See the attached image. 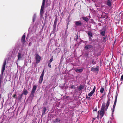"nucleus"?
Instances as JSON below:
<instances>
[{"mask_svg":"<svg viewBox=\"0 0 123 123\" xmlns=\"http://www.w3.org/2000/svg\"><path fill=\"white\" fill-rule=\"evenodd\" d=\"M110 100V98H108L106 105L105 103V102H103L101 106L100 113L99 111H98V117H99V115L101 116V118H102L103 117L105 113V111H107V109L108 108V107L109 105Z\"/></svg>","mask_w":123,"mask_h":123,"instance_id":"obj_1","label":"nucleus"},{"mask_svg":"<svg viewBox=\"0 0 123 123\" xmlns=\"http://www.w3.org/2000/svg\"><path fill=\"white\" fill-rule=\"evenodd\" d=\"M25 52L22 50H20L18 53L17 57V61H20L23 60L24 57Z\"/></svg>","mask_w":123,"mask_h":123,"instance_id":"obj_2","label":"nucleus"},{"mask_svg":"<svg viewBox=\"0 0 123 123\" xmlns=\"http://www.w3.org/2000/svg\"><path fill=\"white\" fill-rule=\"evenodd\" d=\"M45 0H43V2L42 4L40 13V14L41 17H42L43 16L44 13L43 11L44 10V7L45 5Z\"/></svg>","mask_w":123,"mask_h":123,"instance_id":"obj_3","label":"nucleus"},{"mask_svg":"<svg viewBox=\"0 0 123 123\" xmlns=\"http://www.w3.org/2000/svg\"><path fill=\"white\" fill-rule=\"evenodd\" d=\"M35 59L36 60V63H39L41 60V57L38 54H36Z\"/></svg>","mask_w":123,"mask_h":123,"instance_id":"obj_4","label":"nucleus"},{"mask_svg":"<svg viewBox=\"0 0 123 123\" xmlns=\"http://www.w3.org/2000/svg\"><path fill=\"white\" fill-rule=\"evenodd\" d=\"M44 70L42 72L41 75L40 77L39 80V83H41L43 81V77L44 75Z\"/></svg>","mask_w":123,"mask_h":123,"instance_id":"obj_5","label":"nucleus"},{"mask_svg":"<svg viewBox=\"0 0 123 123\" xmlns=\"http://www.w3.org/2000/svg\"><path fill=\"white\" fill-rule=\"evenodd\" d=\"M75 26H81L82 25V23L80 21H78L75 22Z\"/></svg>","mask_w":123,"mask_h":123,"instance_id":"obj_6","label":"nucleus"},{"mask_svg":"<svg viewBox=\"0 0 123 123\" xmlns=\"http://www.w3.org/2000/svg\"><path fill=\"white\" fill-rule=\"evenodd\" d=\"M96 89V87L95 86H94V88L88 94V95L90 97L92 96L95 92Z\"/></svg>","mask_w":123,"mask_h":123,"instance_id":"obj_7","label":"nucleus"},{"mask_svg":"<svg viewBox=\"0 0 123 123\" xmlns=\"http://www.w3.org/2000/svg\"><path fill=\"white\" fill-rule=\"evenodd\" d=\"M91 70L93 71H97L98 72L99 71V68L98 67L97 68L92 67Z\"/></svg>","mask_w":123,"mask_h":123,"instance_id":"obj_8","label":"nucleus"},{"mask_svg":"<svg viewBox=\"0 0 123 123\" xmlns=\"http://www.w3.org/2000/svg\"><path fill=\"white\" fill-rule=\"evenodd\" d=\"M88 36L89 37V39H91V37L92 36V32L90 31H89L87 32Z\"/></svg>","mask_w":123,"mask_h":123,"instance_id":"obj_9","label":"nucleus"},{"mask_svg":"<svg viewBox=\"0 0 123 123\" xmlns=\"http://www.w3.org/2000/svg\"><path fill=\"white\" fill-rule=\"evenodd\" d=\"M107 5L111 7V2L110 0H107Z\"/></svg>","mask_w":123,"mask_h":123,"instance_id":"obj_10","label":"nucleus"},{"mask_svg":"<svg viewBox=\"0 0 123 123\" xmlns=\"http://www.w3.org/2000/svg\"><path fill=\"white\" fill-rule=\"evenodd\" d=\"M25 38V37L24 34L22 37L21 41L22 42L24 43Z\"/></svg>","mask_w":123,"mask_h":123,"instance_id":"obj_11","label":"nucleus"},{"mask_svg":"<svg viewBox=\"0 0 123 123\" xmlns=\"http://www.w3.org/2000/svg\"><path fill=\"white\" fill-rule=\"evenodd\" d=\"M84 88V86L82 85H80L78 88V90L79 91L81 90Z\"/></svg>","mask_w":123,"mask_h":123,"instance_id":"obj_12","label":"nucleus"},{"mask_svg":"<svg viewBox=\"0 0 123 123\" xmlns=\"http://www.w3.org/2000/svg\"><path fill=\"white\" fill-rule=\"evenodd\" d=\"M82 19L83 20L86 22H88L89 20V19L87 17H83Z\"/></svg>","mask_w":123,"mask_h":123,"instance_id":"obj_13","label":"nucleus"},{"mask_svg":"<svg viewBox=\"0 0 123 123\" xmlns=\"http://www.w3.org/2000/svg\"><path fill=\"white\" fill-rule=\"evenodd\" d=\"M117 94L116 95V97L115 98V99L114 102V105H116V102H117Z\"/></svg>","mask_w":123,"mask_h":123,"instance_id":"obj_14","label":"nucleus"},{"mask_svg":"<svg viewBox=\"0 0 123 123\" xmlns=\"http://www.w3.org/2000/svg\"><path fill=\"white\" fill-rule=\"evenodd\" d=\"M83 69H78L75 70V71L77 72H82L83 70Z\"/></svg>","mask_w":123,"mask_h":123,"instance_id":"obj_15","label":"nucleus"},{"mask_svg":"<svg viewBox=\"0 0 123 123\" xmlns=\"http://www.w3.org/2000/svg\"><path fill=\"white\" fill-rule=\"evenodd\" d=\"M36 88L37 86L36 85H35L34 86L32 91L35 92Z\"/></svg>","mask_w":123,"mask_h":123,"instance_id":"obj_16","label":"nucleus"},{"mask_svg":"<svg viewBox=\"0 0 123 123\" xmlns=\"http://www.w3.org/2000/svg\"><path fill=\"white\" fill-rule=\"evenodd\" d=\"M28 92L27 90H24L23 91V94H24L25 95H26L28 93Z\"/></svg>","mask_w":123,"mask_h":123,"instance_id":"obj_17","label":"nucleus"},{"mask_svg":"<svg viewBox=\"0 0 123 123\" xmlns=\"http://www.w3.org/2000/svg\"><path fill=\"white\" fill-rule=\"evenodd\" d=\"M43 109V110L42 113L43 115L44 114H45L47 110L46 108L45 107Z\"/></svg>","mask_w":123,"mask_h":123,"instance_id":"obj_18","label":"nucleus"},{"mask_svg":"<svg viewBox=\"0 0 123 123\" xmlns=\"http://www.w3.org/2000/svg\"><path fill=\"white\" fill-rule=\"evenodd\" d=\"M36 18V16L35 14H34L33 17V22H34Z\"/></svg>","mask_w":123,"mask_h":123,"instance_id":"obj_19","label":"nucleus"},{"mask_svg":"<svg viewBox=\"0 0 123 123\" xmlns=\"http://www.w3.org/2000/svg\"><path fill=\"white\" fill-rule=\"evenodd\" d=\"M35 92H34L32 91L31 94V96L32 97H33L34 96V93Z\"/></svg>","mask_w":123,"mask_h":123,"instance_id":"obj_20","label":"nucleus"},{"mask_svg":"<svg viewBox=\"0 0 123 123\" xmlns=\"http://www.w3.org/2000/svg\"><path fill=\"white\" fill-rule=\"evenodd\" d=\"M88 45L89 49L90 48L93 49V46L92 45Z\"/></svg>","mask_w":123,"mask_h":123,"instance_id":"obj_21","label":"nucleus"},{"mask_svg":"<svg viewBox=\"0 0 123 123\" xmlns=\"http://www.w3.org/2000/svg\"><path fill=\"white\" fill-rule=\"evenodd\" d=\"M104 90V88L103 87H102L100 89V92L101 93H102L103 92Z\"/></svg>","mask_w":123,"mask_h":123,"instance_id":"obj_22","label":"nucleus"},{"mask_svg":"<svg viewBox=\"0 0 123 123\" xmlns=\"http://www.w3.org/2000/svg\"><path fill=\"white\" fill-rule=\"evenodd\" d=\"M105 32L104 31H102L101 32V35L103 36H105Z\"/></svg>","mask_w":123,"mask_h":123,"instance_id":"obj_23","label":"nucleus"},{"mask_svg":"<svg viewBox=\"0 0 123 123\" xmlns=\"http://www.w3.org/2000/svg\"><path fill=\"white\" fill-rule=\"evenodd\" d=\"M53 57H51V58L50 59V60H49V63H51V62H52V61L53 60Z\"/></svg>","mask_w":123,"mask_h":123,"instance_id":"obj_24","label":"nucleus"},{"mask_svg":"<svg viewBox=\"0 0 123 123\" xmlns=\"http://www.w3.org/2000/svg\"><path fill=\"white\" fill-rule=\"evenodd\" d=\"M86 50H87L89 49L88 45H86L85 46L84 48Z\"/></svg>","mask_w":123,"mask_h":123,"instance_id":"obj_25","label":"nucleus"},{"mask_svg":"<svg viewBox=\"0 0 123 123\" xmlns=\"http://www.w3.org/2000/svg\"><path fill=\"white\" fill-rule=\"evenodd\" d=\"M115 106H116V105H113V108H112V112H114Z\"/></svg>","mask_w":123,"mask_h":123,"instance_id":"obj_26","label":"nucleus"},{"mask_svg":"<svg viewBox=\"0 0 123 123\" xmlns=\"http://www.w3.org/2000/svg\"><path fill=\"white\" fill-rule=\"evenodd\" d=\"M120 80L121 81H123V74L122 75L121 77Z\"/></svg>","mask_w":123,"mask_h":123,"instance_id":"obj_27","label":"nucleus"},{"mask_svg":"<svg viewBox=\"0 0 123 123\" xmlns=\"http://www.w3.org/2000/svg\"><path fill=\"white\" fill-rule=\"evenodd\" d=\"M92 63L93 64H95L96 63V62H95L94 60H93L92 61Z\"/></svg>","mask_w":123,"mask_h":123,"instance_id":"obj_28","label":"nucleus"},{"mask_svg":"<svg viewBox=\"0 0 123 123\" xmlns=\"http://www.w3.org/2000/svg\"><path fill=\"white\" fill-rule=\"evenodd\" d=\"M23 93H22L20 97V100L21 99L23 95Z\"/></svg>","mask_w":123,"mask_h":123,"instance_id":"obj_29","label":"nucleus"},{"mask_svg":"<svg viewBox=\"0 0 123 123\" xmlns=\"http://www.w3.org/2000/svg\"><path fill=\"white\" fill-rule=\"evenodd\" d=\"M103 39L104 40H105L106 39H107V38L106 37H103Z\"/></svg>","mask_w":123,"mask_h":123,"instance_id":"obj_30","label":"nucleus"},{"mask_svg":"<svg viewBox=\"0 0 123 123\" xmlns=\"http://www.w3.org/2000/svg\"><path fill=\"white\" fill-rule=\"evenodd\" d=\"M51 63H49V64H48V66L49 68H50L51 67Z\"/></svg>","mask_w":123,"mask_h":123,"instance_id":"obj_31","label":"nucleus"},{"mask_svg":"<svg viewBox=\"0 0 123 123\" xmlns=\"http://www.w3.org/2000/svg\"><path fill=\"white\" fill-rule=\"evenodd\" d=\"M57 20L56 19H55V20L54 21V24H56L57 22Z\"/></svg>","mask_w":123,"mask_h":123,"instance_id":"obj_32","label":"nucleus"},{"mask_svg":"<svg viewBox=\"0 0 123 123\" xmlns=\"http://www.w3.org/2000/svg\"><path fill=\"white\" fill-rule=\"evenodd\" d=\"M71 88H74L75 87L73 85L71 86Z\"/></svg>","mask_w":123,"mask_h":123,"instance_id":"obj_33","label":"nucleus"},{"mask_svg":"<svg viewBox=\"0 0 123 123\" xmlns=\"http://www.w3.org/2000/svg\"><path fill=\"white\" fill-rule=\"evenodd\" d=\"M69 21L68 20L67 21V26H68V23H69Z\"/></svg>","mask_w":123,"mask_h":123,"instance_id":"obj_34","label":"nucleus"},{"mask_svg":"<svg viewBox=\"0 0 123 123\" xmlns=\"http://www.w3.org/2000/svg\"><path fill=\"white\" fill-rule=\"evenodd\" d=\"M90 97L88 96H87L86 97V98L87 99H90Z\"/></svg>","mask_w":123,"mask_h":123,"instance_id":"obj_35","label":"nucleus"},{"mask_svg":"<svg viewBox=\"0 0 123 123\" xmlns=\"http://www.w3.org/2000/svg\"><path fill=\"white\" fill-rule=\"evenodd\" d=\"M16 94H14L13 96V97L14 98L16 96Z\"/></svg>","mask_w":123,"mask_h":123,"instance_id":"obj_36","label":"nucleus"},{"mask_svg":"<svg viewBox=\"0 0 123 123\" xmlns=\"http://www.w3.org/2000/svg\"><path fill=\"white\" fill-rule=\"evenodd\" d=\"M111 123V122H110V121H108V122L107 123Z\"/></svg>","mask_w":123,"mask_h":123,"instance_id":"obj_37","label":"nucleus"},{"mask_svg":"<svg viewBox=\"0 0 123 123\" xmlns=\"http://www.w3.org/2000/svg\"><path fill=\"white\" fill-rule=\"evenodd\" d=\"M95 110L97 111V109H96Z\"/></svg>","mask_w":123,"mask_h":123,"instance_id":"obj_38","label":"nucleus"},{"mask_svg":"<svg viewBox=\"0 0 123 123\" xmlns=\"http://www.w3.org/2000/svg\"><path fill=\"white\" fill-rule=\"evenodd\" d=\"M30 43H29V45H30Z\"/></svg>","mask_w":123,"mask_h":123,"instance_id":"obj_39","label":"nucleus"},{"mask_svg":"<svg viewBox=\"0 0 123 123\" xmlns=\"http://www.w3.org/2000/svg\"><path fill=\"white\" fill-rule=\"evenodd\" d=\"M30 43H29V45H30Z\"/></svg>","mask_w":123,"mask_h":123,"instance_id":"obj_40","label":"nucleus"},{"mask_svg":"<svg viewBox=\"0 0 123 123\" xmlns=\"http://www.w3.org/2000/svg\"><path fill=\"white\" fill-rule=\"evenodd\" d=\"M104 42H105V41H104Z\"/></svg>","mask_w":123,"mask_h":123,"instance_id":"obj_41","label":"nucleus"},{"mask_svg":"<svg viewBox=\"0 0 123 123\" xmlns=\"http://www.w3.org/2000/svg\"><path fill=\"white\" fill-rule=\"evenodd\" d=\"M93 119H94V120L95 119L94 118H93Z\"/></svg>","mask_w":123,"mask_h":123,"instance_id":"obj_42","label":"nucleus"}]
</instances>
